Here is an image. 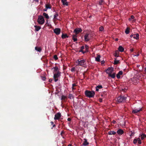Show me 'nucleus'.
<instances>
[{
  "mask_svg": "<svg viewBox=\"0 0 146 146\" xmlns=\"http://www.w3.org/2000/svg\"><path fill=\"white\" fill-rule=\"evenodd\" d=\"M96 87L98 89H101L102 88V86L101 85H98Z\"/></svg>",
  "mask_w": 146,
  "mask_h": 146,
  "instance_id": "nucleus-40",
  "label": "nucleus"
},
{
  "mask_svg": "<svg viewBox=\"0 0 146 146\" xmlns=\"http://www.w3.org/2000/svg\"><path fill=\"white\" fill-rule=\"evenodd\" d=\"M113 68L111 67H109L106 71V72L108 74H109V73L110 74L113 71Z\"/></svg>",
  "mask_w": 146,
  "mask_h": 146,
  "instance_id": "nucleus-7",
  "label": "nucleus"
},
{
  "mask_svg": "<svg viewBox=\"0 0 146 146\" xmlns=\"http://www.w3.org/2000/svg\"><path fill=\"white\" fill-rule=\"evenodd\" d=\"M139 54H137L134 55V56H136L137 57L138 56H139Z\"/></svg>",
  "mask_w": 146,
  "mask_h": 146,
  "instance_id": "nucleus-60",
  "label": "nucleus"
},
{
  "mask_svg": "<svg viewBox=\"0 0 146 146\" xmlns=\"http://www.w3.org/2000/svg\"><path fill=\"white\" fill-rule=\"evenodd\" d=\"M104 1L103 0H100L99 2V4L100 5H101L102 4V3L104 2Z\"/></svg>",
  "mask_w": 146,
  "mask_h": 146,
  "instance_id": "nucleus-32",
  "label": "nucleus"
},
{
  "mask_svg": "<svg viewBox=\"0 0 146 146\" xmlns=\"http://www.w3.org/2000/svg\"><path fill=\"white\" fill-rule=\"evenodd\" d=\"M112 123L113 124H115V122H116V121H115L114 120H113V121H112Z\"/></svg>",
  "mask_w": 146,
  "mask_h": 146,
  "instance_id": "nucleus-53",
  "label": "nucleus"
},
{
  "mask_svg": "<svg viewBox=\"0 0 146 146\" xmlns=\"http://www.w3.org/2000/svg\"><path fill=\"white\" fill-rule=\"evenodd\" d=\"M90 32H89L88 34H87L86 35H85L84 36L86 37V36H90L89 35V33ZM94 36L93 35H90V36Z\"/></svg>",
  "mask_w": 146,
  "mask_h": 146,
  "instance_id": "nucleus-33",
  "label": "nucleus"
},
{
  "mask_svg": "<svg viewBox=\"0 0 146 146\" xmlns=\"http://www.w3.org/2000/svg\"><path fill=\"white\" fill-rule=\"evenodd\" d=\"M85 94L86 97L89 98H91L94 96L95 93L94 91H90L86 90L85 91Z\"/></svg>",
  "mask_w": 146,
  "mask_h": 146,
  "instance_id": "nucleus-1",
  "label": "nucleus"
},
{
  "mask_svg": "<svg viewBox=\"0 0 146 146\" xmlns=\"http://www.w3.org/2000/svg\"><path fill=\"white\" fill-rule=\"evenodd\" d=\"M61 1L62 2L63 5L66 6L68 5V3L66 1V0H61Z\"/></svg>",
  "mask_w": 146,
  "mask_h": 146,
  "instance_id": "nucleus-16",
  "label": "nucleus"
},
{
  "mask_svg": "<svg viewBox=\"0 0 146 146\" xmlns=\"http://www.w3.org/2000/svg\"><path fill=\"white\" fill-rule=\"evenodd\" d=\"M100 55L98 54V55L96 57V58L95 60L97 62H100Z\"/></svg>",
  "mask_w": 146,
  "mask_h": 146,
  "instance_id": "nucleus-19",
  "label": "nucleus"
},
{
  "mask_svg": "<svg viewBox=\"0 0 146 146\" xmlns=\"http://www.w3.org/2000/svg\"><path fill=\"white\" fill-rule=\"evenodd\" d=\"M125 32L126 34H128L130 32V29L129 27H127L125 29Z\"/></svg>",
  "mask_w": 146,
  "mask_h": 146,
  "instance_id": "nucleus-20",
  "label": "nucleus"
},
{
  "mask_svg": "<svg viewBox=\"0 0 146 146\" xmlns=\"http://www.w3.org/2000/svg\"><path fill=\"white\" fill-rule=\"evenodd\" d=\"M73 97V95L72 94H69L68 95V98L70 99H71Z\"/></svg>",
  "mask_w": 146,
  "mask_h": 146,
  "instance_id": "nucleus-38",
  "label": "nucleus"
},
{
  "mask_svg": "<svg viewBox=\"0 0 146 146\" xmlns=\"http://www.w3.org/2000/svg\"><path fill=\"white\" fill-rule=\"evenodd\" d=\"M52 79H50L49 80V82H51L52 81Z\"/></svg>",
  "mask_w": 146,
  "mask_h": 146,
  "instance_id": "nucleus-59",
  "label": "nucleus"
},
{
  "mask_svg": "<svg viewBox=\"0 0 146 146\" xmlns=\"http://www.w3.org/2000/svg\"><path fill=\"white\" fill-rule=\"evenodd\" d=\"M99 91V89L98 88L96 87V91Z\"/></svg>",
  "mask_w": 146,
  "mask_h": 146,
  "instance_id": "nucleus-58",
  "label": "nucleus"
},
{
  "mask_svg": "<svg viewBox=\"0 0 146 146\" xmlns=\"http://www.w3.org/2000/svg\"><path fill=\"white\" fill-rule=\"evenodd\" d=\"M126 96H121L117 98V101L118 103L124 102L126 99Z\"/></svg>",
  "mask_w": 146,
  "mask_h": 146,
  "instance_id": "nucleus-2",
  "label": "nucleus"
},
{
  "mask_svg": "<svg viewBox=\"0 0 146 146\" xmlns=\"http://www.w3.org/2000/svg\"><path fill=\"white\" fill-rule=\"evenodd\" d=\"M38 23L40 24H43L44 22V20L43 17L42 16H39L38 19Z\"/></svg>",
  "mask_w": 146,
  "mask_h": 146,
  "instance_id": "nucleus-4",
  "label": "nucleus"
},
{
  "mask_svg": "<svg viewBox=\"0 0 146 146\" xmlns=\"http://www.w3.org/2000/svg\"><path fill=\"white\" fill-rule=\"evenodd\" d=\"M54 69L53 73H54V72H58L59 71L58 70L59 69L58 67L56 66L53 67V68H52V69Z\"/></svg>",
  "mask_w": 146,
  "mask_h": 146,
  "instance_id": "nucleus-12",
  "label": "nucleus"
},
{
  "mask_svg": "<svg viewBox=\"0 0 146 146\" xmlns=\"http://www.w3.org/2000/svg\"><path fill=\"white\" fill-rule=\"evenodd\" d=\"M56 126V125L55 124H54L53 125V127H52L51 128L52 129H53V127H54Z\"/></svg>",
  "mask_w": 146,
  "mask_h": 146,
  "instance_id": "nucleus-62",
  "label": "nucleus"
},
{
  "mask_svg": "<svg viewBox=\"0 0 146 146\" xmlns=\"http://www.w3.org/2000/svg\"><path fill=\"white\" fill-rule=\"evenodd\" d=\"M42 77V79L43 80V81H44L45 80V79H46V77L45 76H42L41 77Z\"/></svg>",
  "mask_w": 146,
  "mask_h": 146,
  "instance_id": "nucleus-44",
  "label": "nucleus"
},
{
  "mask_svg": "<svg viewBox=\"0 0 146 146\" xmlns=\"http://www.w3.org/2000/svg\"><path fill=\"white\" fill-rule=\"evenodd\" d=\"M134 135V133L132 132L131 134L130 135V136H132Z\"/></svg>",
  "mask_w": 146,
  "mask_h": 146,
  "instance_id": "nucleus-48",
  "label": "nucleus"
},
{
  "mask_svg": "<svg viewBox=\"0 0 146 146\" xmlns=\"http://www.w3.org/2000/svg\"><path fill=\"white\" fill-rule=\"evenodd\" d=\"M114 56L116 57H117L119 56V52L117 50L115 51L114 52Z\"/></svg>",
  "mask_w": 146,
  "mask_h": 146,
  "instance_id": "nucleus-24",
  "label": "nucleus"
},
{
  "mask_svg": "<svg viewBox=\"0 0 146 146\" xmlns=\"http://www.w3.org/2000/svg\"><path fill=\"white\" fill-rule=\"evenodd\" d=\"M118 50L119 51L122 52L124 50V48L121 46H120L119 47Z\"/></svg>",
  "mask_w": 146,
  "mask_h": 146,
  "instance_id": "nucleus-17",
  "label": "nucleus"
},
{
  "mask_svg": "<svg viewBox=\"0 0 146 146\" xmlns=\"http://www.w3.org/2000/svg\"><path fill=\"white\" fill-rule=\"evenodd\" d=\"M76 89V88H75L74 87H72V91H73L74 90Z\"/></svg>",
  "mask_w": 146,
  "mask_h": 146,
  "instance_id": "nucleus-55",
  "label": "nucleus"
},
{
  "mask_svg": "<svg viewBox=\"0 0 146 146\" xmlns=\"http://www.w3.org/2000/svg\"><path fill=\"white\" fill-rule=\"evenodd\" d=\"M60 74L61 72L60 71H58L54 74L53 78L55 82L58 81V79L57 78L60 76Z\"/></svg>",
  "mask_w": 146,
  "mask_h": 146,
  "instance_id": "nucleus-3",
  "label": "nucleus"
},
{
  "mask_svg": "<svg viewBox=\"0 0 146 146\" xmlns=\"http://www.w3.org/2000/svg\"><path fill=\"white\" fill-rule=\"evenodd\" d=\"M123 74V72L122 71H119L116 75V77L117 79H119L120 78V76Z\"/></svg>",
  "mask_w": 146,
  "mask_h": 146,
  "instance_id": "nucleus-13",
  "label": "nucleus"
},
{
  "mask_svg": "<svg viewBox=\"0 0 146 146\" xmlns=\"http://www.w3.org/2000/svg\"><path fill=\"white\" fill-rule=\"evenodd\" d=\"M138 143L139 144H141V140L138 141Z\"/></svg>",
  "mask_w": 146,
  "mask_h": 146,
  "instance_id": "nucleus-51",
  "label": "nucleus"
},
{
  "mask_svg": "<svg viewBox=\"0 0 146 146\" xmlns=\"http://www.w3.org/2000/svg\"><path fill=\"white\" fill-rule=\"evenodd\" d=\"M50 123H51V125H53V124H54V123H53V122H52V121H51V122H50Z\"/></svg>",
  "mask_w": 146,
  "mask_h": 146,
  "instance_id": "nucleus-63",
  "label": "nucleus"
},
{
  "mask_svg": "<svg viewBox=\"0 0 146 146\" xmlns=\"http://www.w3.org/2000/svg\"><path fill=\"white\" fill-rule=\"evenodd\" d=\"M117 133L119 135H121L124 133V131L122 129H119L117 131Z\"/></svg>",
  "mask_w": 146,
  "mask_h": 146,
  "instance_id": "nucleus-11",
  "label": "nucleus"
},
{
  "mask_svg": "<svg viewBox=\"0 0 146 146\" xmlns=\"http://www.w3.org/2000/svg\"><path fill=\"white\" fill-rule=\"evenodd\" d=\"M99 101L100 102H102V99L101 98H100L99 99Z\"/></svg>",
  "mask_w": 146,
  "mask_h": 146,
  "instance_id": "nucleus-45",
  "label": "nucleus"
},
{
  "mask_svg": "<svg viewBox=\"0 0 146 146\" xmlns=\"http://www.w3.org/2000/svg\"><path fill=\"white\" fill-rule=\"evenodd\" d=\"M105 63V61L104 60L101 61V63L102 64H104Z\"/></svg>",
  "mask_w": 146,
  "mask_h": 146,
  "instance_id": "nucleus-57",
  "label": "nucleus"
},
{
  "mask_svg": "<svg viewBox=\"0 0 146 146\" xmlns=\"http://www.w3.org/2000/svg\"><path fill=\"white\" fill-rule=\"evenodd\" d=\"M53 57L55 60H56L58 59V57L56 55H54Z\"/></svg>",
  "mask_w": 146,
  "mask_h": 146,
  "instance_id": "nucleus-36",
  "label": "nucleus"
},
{
  "mask_svg": "<svg viewBox=\"0 0 146 146\" xmlns=\"http://www.w3.org/2000/svg\"><path fill=\"white\" fill-rule=\"evenodd\" d=\"M72 38L74 42H76L77 40V38H76L75 37H72Z\"/></svg>",
  "mask_w": 146,
  "mask_h": 146,
  "instance_id": "nucleus-39",
  "label": "nucleus"
},
{
  "mask_svg": "<svg viewBox=\"0 0 146 146\" xmlns=\"http://www.w3.org/2000/svg\"><path fill=\"white\" fill-rule=\"evenodd\" d=\"M142 110V108H139V109H137L135 110H133L132 111V113L136 114V113H138L141 111Z\"/></svg>",
  "mask_w": 146,
  "mask_h": 146,
  "instance_id": "nucleus-6",
  "label": "nucleus"
},
{
  "mask_svg": "<svg viewBox=\"0 0 146 146\" xmlns=\"http://www.w3.org/2000/svg\"><path fill=\"white\" fill-rule=\"evenodd\" d=\"M54 31L56 35H58L60 33V29L58 28H56L54 30Z\"/></svg>",
  "mask_w": 146,
  "mask_h": 146,
  "instance_id": "nucleus-10",
  "label": "nucleus"
},
{
  "mask_svg": "<svg viewBox=\"0 0 146 146\" xmlns=\"http://www.w3.org/2000/svg\"><path fill=\"white\" fill-rule=\"evenodd\" d=\"M115 59V60H114V64H118L119 62V60H116V58H115L114 59Z\"/></svg>",
  "mask_w": 146,
  "mask_h": 146,
  "instance_id": "nucleus-28",
  "label": "nucleus"
},
{
  "mask_svg": "<svg viewBox=\"0 0 146 146\" xmlns=\"http://www.w3.org/2000/svg\"><path fill=\"white\" fill-rule=\"evenodd\" d=\"M104 27L103 26L100 27L99 28V31H103L104 30Z\"/></svg>",
  "mask_w": 146,
  "mask_h": 146,
  "instance_id": "nucleus-34",
  "label": "nucleus"
},
{
  "mask_svg": "<svg viewBox=\"0 0 146 146\" xmlns=\"http://www.w3.org/2000/svg\"><path fill=\"white\" fill-rule=\"evenodd\" d=\"M106 94H107V93H106V92H103V94H102L101 96H103V95H106Z\"/></svg>",
  "mask_w": 146,
  "mask_h": 146,
  "instance_id": "nucleus-47",
  "label": "nucleus"
},
{
  "mask_svg": "<svg viewBox=\"0 0 146 146\" xmlns=\"http://www.w3.org/2000/svg\"><path fill=\"white\" fill-rule=\"evenodd\" d=\"M133 38L137 40H138L139 39V37H133Z\"/></svg>",
  "mask_w": 146,
  "mask_h": 146,
  "instance_id": "nucleus-49",
  "label": "nucleus"
},
{
  "mask_svg": "<svg viewBox=\"0 0 146 146\" xmlns=\"http://www.w3.org/2000/svg\"><path fill=\"white\" fill-rule=\"evenodd\" d=\"M82 31V30L81 28H77L74 30V33L75 34L77 35L79 33H81Z\"/></svg>",
  "mask_w": 146,
  "mask_h": 146,
  "instance_id": "nucleus-5",
  "label": "nucleus"
},
{
  "mask_svg": "<svg viewBox=\"0 0 146 146\" xmlns=\"http://www.w3.org/2000/svg\"><path fill=\"white\" fill-rule=\"evenodd\" d=\"M85 48H86V51H87V49H88V46H87V45H86L85 46Z\"/></svg>",
  "mask_w": 146,
  "mask_h": 146,
  "instance_id": "nucleus-46",
  "label": "nucleus"
},
{
  "mask_svg": "<svg viewBox=\"0 0 146 146\" xmlns=\"http://www.w3.org/2000/svg\"><path fill=\"white\" fill-rule=\"evenodd\" d=\"M108 76L111 77L112 78H114L115 77V74L113 73V74H111V73L110 74L109 73Z\"/></svg>",
  "mask_w": 146,
  "mask_h": 146,
  "instance_id": "nucleus-18",
  "label": "nucleus"
},
{
  "mask_svg": "<svg viewBox=\"0 0 146 146\" xmlns=\"http://www.w3.org/2000/svg\"><path fill=\"white\" fill-rule=\"evenodd\" d=\"M44 16L46 19H48L49 18V17L48 14L45 13H44L43 14Z\"/></svg>",
  "mask_w": 146,
  "mask_h": 146,
  "instance_id": "nucleus-23",
  "label": "nucleus"
},
{
  "mask_svg": "<svg viewBox=\"0 0 146 146\" xmlns=\"http://www.w3.org/2000/svg\"><path fill=\"white\" fill-rule=\"evenodd\" d=\"M75 67H73V68H71V71L72 72H73L74 71H75Z\"/></svg>",
  "mask_w": 146,
  "mask_h": 146,
  "instance_id": "nucleus-42",
  "label": "nucleus"
},
{
  "mask_svg": "<svg viewBox=\"0 0 146 146\" xmlns=\"http://www.w3.org/2000/svg\"><path fill=\"white\" fill-rule=\"evenodd\" d=\"M35 49L36 50L39 52H40L42 50V49L40 47H38L37 46L35 47Z\"/></svg>",
  "mask_w": 146,
  "mask_h": 146,
  "instance_id": "nucleus-21",
  "label": "nucleus"
},
{
  "mask_svg": "<svg viewBox=\"0 0 146 146\" xmlns=\"http://www.w3.org/2000/svg\"><path fill=\"white\" fill-rule=\"evenodd\" d=\"M136 140H137V141H140V138L139 137L138 138H137V139H136Z\"/></svg>",
  "mask_w": 146,
  "mask_h": 146,
  "instance_id": "nucleus-52",
  "label": "nucleus"
},
{
  "mask_svg": "<svg viewBox=\"0 0 146 146\" xmlns=\"http://www.w3.org/2000/svg\"><path fill=\"white\" fill-rule=\"evenodd\" d=\"M77 61H78V65L80 66H82L84 65V63L85 62V60H80L79 59L77 60Z\"/></svg>",
  "mask_w": 146,
  "mask_h": 146,
  "instance_id": "nucleus-8",
  "label": "nucleus"
},
{
  "mask_svg": "<svg viewBox=\"0 0 146 146\" xmlns=\"http://www.w3.org/2000/svg\"><path fill=\"white\" fill-rule=\"evenodd\" d=\"M118 40V38H116V39H115V40L116 41H117Z\"/></svg>",
  "mask_w": 146,
  "mask_h": 146,
  "instance_id": "nucleus-64",
  "label": "nucleus"
},
{
  "mask_svg": "<svg viewBox=\"0 0 146 146\" xmlns=\"http://www.w3.org/2000/svg\"><path fill=\"white\" fill-rule=\"evenodd\" d=\"M76 86V85L75 84H72V87H74L75 86Z\"/></svg>",
  "mask_w": 146,
  "mask_h": 146,
  "instance_id": "nucleus-50",
  "label": "nucleus"
},
{
  "mask_svg": "<svg viewBox=\"0 0 146 146\" xmlns=\"http://www.w3.org/2000/svg\"><path fill=\"white\" fill-rule=\"evenodd\" d=\"M61 36H68L66 34H62Z\"/></svg>",
  "mask_w": 146,
  "mask_h": 146,
  "instance_id": "nucleus-43",
  "label": "nucleus"
},
{
  "mask_svg": "<svg viewBox=\"0 0 146 146\" xmlns=\"http://www.w3.org/2000/svg\"><path fill=\"white\" fill-rule=\"evenodd\" d=\"M134 18V17L133 15H131L130 17V18H129V21H131V19H133Z\"/></svg>",
  "mask_w": 146,
  "mask_h": 146,
  "instance_id": "nucleus-35",
  "label": "nucleus"
},
{
  "mask_svg": "<svg viewBox=\"0 0 146 146\" xmlns=\"http://www.w3.org/2000/svg\"><path fill=\"white\" fill-rule=\"evenodd\" d=\"M45 7L47 9H50L51 8V6L50 5V4H46L45 5Z\"/></svg>",
  "mask_w": 146,
  "mask_h": 146,
  "instance_id": "nucleus-27",
  "label": "nucleus"
},
{
  "mask_svg": "<svg viewBox=\"0 0 146 146\" xmlns=\"http://www.w3.org/2000/svg\"><path fill=\"white\" fill-rule=\"evenodd\" d=\"M84 48V46H82L80 48V50H79V52H82L84 54L85 53L86 51H84L83 50Z\"/></svg>",
  "mask_w": 146,
  "mask_h": 146,
  "instance_id": "nucleus-15",
  "label": "nucleus"
},
{
  "mask_svg": "<svg viewBox=\"0 0 146 146\" xmlns=\"http://www.w3.org/2000/svg\"><path fill=\"white\" fill-rule=\"evenodd\" d=\"M130 50L131 52H132L133 51V48L131 49H130Z\"/></svg>",
  "mask_w": 146,
  "mask_h": 146,
  "instance_id": "nucleus-61",
  "label": "nucleus"
},
{
  "mask_svg": "<svg viewBox=\"0 0 146 146\" xmlns=\"http://www.w3.org/2000/svg\"><path fill=\"white\" fill-rule=\"evenodd\" d=\"M66 98V97L64 96H62V97L61 100H65Z\"/></svg>",
  "mask_w": 146,
  "mask_h": 146,
  "instance_id": "nucleus-37",
  "label": "nucleus"
},
{
  "mask_svg": "<svg viewBox=\"0 0 146 146\" xmlns=\"http://www.w3.org/2000/svg\"><path fill=\"white\" fill-rule=\"evenodd\" d=\"M85 40L86 42L88 41L90 39V37H84Z\"/></svg>",
  "mask_w": 146,
  "mask_h": 146,
  "instance_id": "nucleus-29",
  "label": "nucleus"
},
{
  "mask_svg": "<svg viewBox=\"0 0 146 146\" xmlns=\"http://www.w3.org/2000/svg\"><path fill=\"white\" fill-rule=\"evenodd\" d=\"M35 30L37 31H38L41 29V27L40 26H35Z\"/></svg>",
  "mask_w": 146,
  "mask_h": 146,
  "instance_id": "nucleus-25",
  "label": "nucleus"
},
{
  "mask_svg": "<svg viewBox=\"0 0 146 146\" xmlns=\"http://www.w3.org/2000/svg\"><path fill=\"white\" fill-rule=\"evenodd\" d=\"M47 9L46 8L43 9V11H47Z\"/></svg>",
  "mask_w": 146,
  "mask_h": 146,
  "instance_id": "nucleus-54",
  "label": "nucleus"
},
{
  "mask_svg": "<svg viewBox=\"0 0 146 146\" xmlns=\"http://www.w3.org/2000/svg\"><path fill=\"white\" fill-rule=\"evenodd\" d=\"M58 13H56L54 15V18L56 19H57L56 17L58 16Z\"/></svg>",
  "mask_w": 146,
  "mask_h": 146,
  "instance_id": "nucleus-31",
  "label": "nucleus"
},
{
  "mask_svg": "<svg viewBox=\"0 0 146 146\" xmlns=\"http://www.w3.org/2000/svg\"><path fill=\"white\" fill-rule=\"evenodd\" d=\"M136 35V36H139V35L138 33H136L135 34H131L130 35V36H134Z\"/></svg>",
  "mask_w": 146,
  "mask_h": 146,
  "instance_id": "nucleus-30",
  "label": "nucleus"
},
{
  "mask_svg": "<svg viewBox=\"0 0 146 146\" xmlns=\"http://www.w3.org/2000/svg\"><path fill=\"white\" fill-rule=\"evenodd\" d=\"M141 139L142 140H143L145 138H146V135L144 134H142L141 136Z\"/></svg>",
  "mask_w": 146,
  "mask_h": 146,
  "instance_id": "nucleus-26",
  "label": "nucleus"
},
{
  "mask_svg": "<svg viewBox=\"0 0 146 146\" xmlns=\"http://www.w3.org/2000/svg\"><path fill=\"white\" fill-rule=\"evenodd\" d=\"M84 141L83 143V145L84 146L87 145L89 144L88 142L87 141V140L86 139H84Z\"/></svg>",
  "mask_w": 146,
  "mask_h": 146,
  "instance_id": "nucleus-14",
  "label": "nucleus"
},
{
  "mask_svg": "<svg viewBox=\"0 0 146 146\" xmlns=\"http://www.w3.org/2000/svg\"><path fill=\"white\" fill-rule=\"evenodd\" d=\"M137 141L136 140V139H134L133 141V143L134 144H135L137 143Z\"/></svg>",
  "mask_w": 146,
  "mask_h": 146,
  "instance_id": "nucleus-41",
  "label": "nucleus"
},
{
  "mask_svg": "<svg viewBox=\"0 0 146 146\" xmlns=\"http://www.w3.org/2000/svg\"><path fill=\"white\" fill-rule=\"evenodd\" d=\"M61 116V113L59 112L58 113L55 115L54 119V120H58L59 119Z\"/></svg>",
  "mask_w": 146,
  "mask_h": 146,
  "instance_id": "nucleus-9",
  "label": "nucleus"
},
{
  "mask_svg": "<svg viewBox=\"0 0 146 146\" xmlns=\"http://www.w3.org/2000/svg\"><path fill=\"white\" fill-rule=\"evenodd\" d=\"M67 120L68 121H70L71 120V119L70 118H68L67 119Z\"/></svg>",
  "mask_w": 146,
  "mask_h": 146,
  "instance_id": "nucleus-56",
  "label": "nucleus"
},
{
  "mask_svg": "<svg viewBox=\"0 0 146 146\" xmlns=\"http://www.w3.org/2000/svg\"><path fill=\"white\" fill-rule=\"evenodd\" d=\"M116 133V132L114 131H110L108 132V134L109 135H115Z\"/></svg>",
  "mask_w": 146,
  "mask_h": 146,
  "instance_id": "nucleus-22",
  "label": "nucleus"
}]
</instances>
